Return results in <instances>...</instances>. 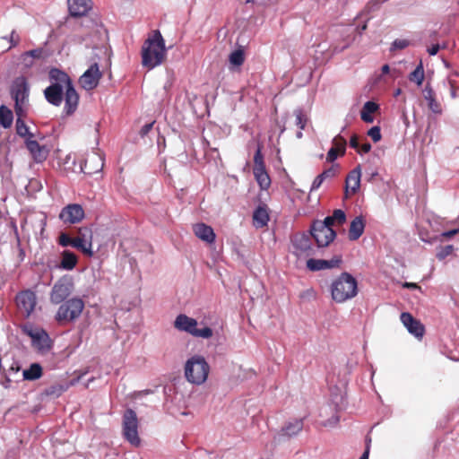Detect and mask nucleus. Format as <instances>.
I'll return each mask as SVG.
<instances>
[{
  "mask_svg": "<svg viewBox=\"0 0 459 459\" xmlns=\"http://www.w3.org/2000/svg\"><path fill=\"white\" fill-rule=\"evenodd\" d=\"M166 57L164 39L159 30L148 38L142 47V65L152 70L160 65Z\"/></svg>",
  "mask_w": 459,
  "mask_h": 459,
  "instance_id": "obj_1",
  "label": "nucleus"
},
{
  "mask_svg": "<svg viewBox=\"0 0 459 459\" xmlns=\"http://www.w3.org/2000/svg\"><path fill=\"white\" fill-rule=\"evenodd\" d=\"M51 85L65 89L64 112L70 116L75 112L79 104V95L75 91L70 77L65 72L54 68L49 72Z\"/></svg>",
  "mask_w": 459,
  "mask_h": 459,
  "instance_id": "obj_2",
  "label": "nucleus"
},
{
  "mask_svg": "<svg viewBox=\"0 0 459 459\" xmlns=\"http://www.w3.org/2000/svg\"><path fill=\"white\" fill-rule=\"evenodd\" d=\"M330 290L332 299L335 302L343 303L357 295L358 283L351 274L342 273L332 281Z\"/></svg>",
  "mask_w": 459,
  "mask_h": 459,
  "instance_id": "obj_3",
  "label": "nucleus"
},
{
  "mask_svg": "<svg viewBox=\"0 0 459 459\" xmlns=\"http://www.w3.org/2000/svg\"><path fill=\"white\" fill-rule=\"evenodd\" d=\"M209 371V364L201 355H195L186 361L185 377L191 384L197 385L204 384L207 380Z\"/></svg>",
  "mask_w": 459,
  "mask_h": 459,
  "instance_id": "obj_4",
  "label": "nucleus"
},
{
  "mask_svg": "<svg viewBox=\"0 0 459 459\" xmlns=\"http://www.w3.org/2000/svg\"><path fill=\"white\" fill-rule=\"evenodd\" d=\"M174 327L197 338L209 339L213 334L211 327L204 325V323L199 324L196 319L185 314H180L176 317Z\"/></svg>",
  "mask_w": 459,
  "mask_h": 459,
  "instance_id": "obj_5",
  "label": "nucleus"
},
{
  "mask_svg": "<svg viewBox=\"0 0 459 459\" xmlns=\"http://www.w3.org/2000/svg\"><path fill=\"white\" fill-rule=\"evenodd\" d=\"M30 87L24 76L15 78L11 86V95L15 101L14 109L17 117H23L29 102Z\"/></svg>",
  "mask_w": 459,
  "mask_h": 459,
  "instance_id": "obj_6",
  "label": "nucleus"
},
{
  "mask_svg": "<svg viewBox=\"0 0 459 459\" xmlns=\"http://www.w3.org/2000/svg\"><path fill=\"white\" fill-rule=\"evenodd\" d=\"M84 309V302L80 298H73L63 303L57 309L56 320L59 324L78 319Z\"/></svg>",
  "mask_w": 459,
  "mask_h": 459,
  "instance_id": "obj_7",
  "label": "nucleus"
},
{
  "mask_svg": "<svg viewBox=\"0 0 459 459\" xmlns=\"http://www.w3.org/2000/svg\"><path fill=\"white\" fill-rule=\"evenodd\" d=\"M123 433L125 438L133 446H138L141 443L138 436V419L132 409L126 410L123 416Z\"/></svg>",
  "mask_w": 459,
  "mask_h": 459,
  "instance_id": "obj_8",
  "label": "nucleus"
},
{
  "mask_svg": "<svg viewBox=\"0 0 459 459\" xmlns=\"http://www.w3.org/2000/svg\"><path fill=\"white\" fill-rule=\"evenodd\" d=\"M310 235L314 238L318 247H327L336 237L333 228L326 227L320 222H313L310 227Z\"/></svg>",
  "mask_w": 459,
  "mask_h": 459,
  "instance_id": "obj_9",
  "label": "nucleus"
},
{
  "mask_svg": "<svg viewBox=\"0 0 459 459\" xmlns=\"http://www.w3.org/2000/svg\"><path fill=\"white\" fill-rule=\"evenodd\" d=\"M74 282L71 277L65 276L59 279L52 288L50 300L54 304L63 302L73 291Z\"/></svg>",
  "mask_w": 459,
  "mask_h": 459,
  "instance_id": "obj_10",
  "label": "nucleus"
},
{
  "mask_svg": "<svg viewBox=\"0 0 459 459\" xmlns=\"http://www.w3.org/2000/svg\"><path fill=\"white\" fill-rule=\"evenodd\" d=\"M92 230L88 227H82L78 230L76 237H74V247L80 250L87 256H92Z\"/></svg>",
  "mask_w": 459,
  "mask_h": 459,
  "instance_id": "obj_11",
  "label": "nucleus"
},
{
  "mask_svg": "<svg viewBox=\"0 0 459 459\" xmlns=\"http://www.w3.org/2000/svg\"><path fill=\"white\" fill-rule=\"evenodd\" d=\"M293 254L298 257L309 256L313 255V246L309 235L297 233L291 238Z\"/></svg>",
  "mask_w": 459,
  "mask_h": 459,
  "instance_id": "obj_12",
  "label": "nucleus"
},
{
  "mask_svg": "<svg viewBox=\"0 0 459 459\" xmlns=\"http://www.w3.org/2000/svg\"><path fill=\"white\" fill-rule=\"evenodd\" d=\"M16 303L19 311L26 317H29L35 310L37 297L35 292L27 290L16 296Z\"/></svg>",
  "mask_w": 459,
  "mask_h": 459,
  "instance_id": "obj_13",
  "label": "nucleus"
},
{
  "mask_svg": "<svg viewBox=\"0 0 459 459\" xmlns=\"http://www.w3.org/2000/svg\"><path fill=\"white\" fill-rule=\"evenodd\" d=\"M84 216V210L78 204H67L59 213V219L65 224L79 223L83 220Z\"/></svg>",
  "mask_w": 459,
  "mask_h": 459,
  "instance_id": "obj_14",
  "label": "nucleus"
},
{
  "mask_svg": "<svg viewBox=\"0 0 459 459\" xmlns=\"http://www.w3.org/2000/svg\"><path fill=\"white\" fill-rule=\"evenodd\" d=\"M101 73L97 63L91 65L80 77L79 83L86 91H91L99 84Z\"/></svg>",
  "mask_w": 459,
  "mask_h": 459,
  "instance_id": "obj_15",
  "label": "nucleus"
},
{
  "mask_svg": "<svg viewBox=\"0 0 459 459\" xmlns=\"http://www.w3.org/2000/svg\"><path fill=\"white\" fill-rule=\"evenodd\" d=\"M401 322L405 326V328L408 330V332L412 334L414 337H416L419 340H421L424 333H425V327L420 323V320L414 318L410 313L403 312L401 314L400 316Z\"/></svg>",
  "mask_w": 459,
  "mask_h": 459,
  "instance_id": "obj_16",
  "label": "nucleus"
},
{
  "mask_svg": "<svg viewBox=\"0 0 459 459\" xmlns=\"http://www.w3.org/2000/svg\"><path fill=\"white\" fill-rule=\"evenodd\" d=\"M104 166V160L102 156L98 153H91L88 155L86 160H84L83 166H81V169L85 174H94L100 172Z\"/></svg>",
  "mask_w": 459,
  "mask_h": 459,
  "instance_id": "obj_17",
  "label": "nucleus"
},
{
  "mask_svg": "<svg viewBox=\"0 0 459 459\" xmlns=\"http://www.w3.org/2000/svg\"><path fill=\"white\" fill-rule=\"evenodd\" d=\"M342 263L341 256H334L333 258L330 260H324V259H313L310 258L307 261V267L310 271H320L325 269H331L339 267Z\"/></svg>",
  "mask_w": 459,
  "mask_h": 459,
  "instance_id": "obj_18",
  "label": "nucleus"
},
{
  "mask_svg": "<svg viewBox=\"0 0 459 459\" xmlns=\"http://www.w3.org/2000/svg\"><path fill=\"white\" fill-rule=\"evenodd\" d=\"M361 169L358 165L346 178V194H356L360 186Z\"/></svg>",
  "mask_w": 459,
  "mask_h": 459,
  "instance_id": "obj_19",
  "label": "nucleus"
},
{
  "mask_svg": "<svg viewBox=\"0 0 459 459\" xmlns=\"http://www.w3.org/2000/svg\"><path fill=\"white\" fill-rule=\"evenodd\" d=\"M64 90L65 89L50 84L44 90V96L48 103L58 107L64 99Z\"/></svg>",
  "mask_w": 459,
  "mask_h": 459,
  "instance_id": "obj_20",
  "label": "nucleus"
},
{
  "mask_svg": "<svg viewBox=\"0 0 459 459\" xmlns=\"http://www.w3.org/2000/svg\"><path fill=\"white\" fill-rule=\"evenodd\" d=\"M72 16H83L91 10V0H67Z\"/></svg>",
  "mask_w": 459,
  "mask_h": 459,
  "instance_id": "obj_21",
  "label": "nucleus"
},
{
  "mask_svg": "<svg viewBox=\"0 0 459 459\" xmlns=\"http://www.w3.org/2000/svg\"><path fill=\"white\" fill-rule=\"evenodd\" d=\"M195 235L201 240L212 244L215 240V233L212 227L204 223H197L193 228Z\"/></svg>",
  "mask_w": 459,
  "mask_h": 459,
  "instance_id": "obj_22",
  "label": "nucleus"
},
{
  "mask_svg": "<svg viewBox=\"0 0 459 459\" xmlns=\"http://www.w3.org/2000/svg\"><path fill=\"white\" fill-rule=\"evenodd\" d=\"M44 58L43 48H36L22 54L20 60L24 68H30L35 65L36 60Z\"/></svg>",
  "mask_w": 459,
  "mask_h": 459,
  "instance_id": "obj_23",
  "label": "nucleus"
},
{
  "mask_svg": "<svg viewBox=\"0 0 459 459\" xmlns=\"http://www.w3.org/2000/svg\"><path fill=\"white\" fill-rule=\"evenodd\" d=\"M26 146L31 155L33 156V159L37 162H42L45 160L48 157V150L45 146H41L39 144V143L35 140L28 139L26 141Z\"/></svg>",
  "mask_w": 459,
  "mask_h": 459,
  "instance_id": "obj_24",
  "label": "nucleus"
},
{
  "mask_svg": "<svg viewBox=\"0 0 459 459\" xmlns=\"http://www.w3.org/2000/svg\"><path fill=\"white\" fill-rule=\"evenodd\" d=\"M30 336L32 339L33 345L40 351L49 349V338L48 335L43 330H36L30 332Z\"/></svg>",
  "mask_w": 459,
  "mask_h": 459,
  "instance_id": "obj_25",
  "label": "nucleus"
},
{
  "mask_svg": "<svg viewBox=\"0 0 459 459\" xmlns=\"http://www.w3.org/2000/svg\"><path fill=\"white\" fill-rule=\"evenodd\" d=\"M365 222L361 216L356 217L350 225L349 238L357 240L364 232Z\"/></svg>",
  "mask_w": 459,
  "mask_h": 459,
  "instance_id": "obj_26",
  "label": "nucleus"
},
{
  "mask_svg": "<svg viewBox=\"0 0 459 459\" xmlns=\"http://www.w3.org/2000/svg\"><path fill=\"white\" fill-rule=\"evenodd\" d=\"M254 225L256 228H263L269 221V214L265 206H259L253 214Z\"/></svg>",
  "mask_w": 459,
  "mask_h": 459,
  "instance_id": "obj_27",
  "label": "nucleus"
},
{
  "mask_svg": "<svg viewBox=\"0 0 459 459\" xmlns=\"http://www.w3.org/2000/svg\"><path fill=\"white\" fill-rule=\"evenodd\" d=\"M424 98L428 101L429 108L435 114H441L442 108L440 104L435 99V93L433 90L426 86L424 90Z\"/></svg>",
  "mask_w": 459,
  "mask_h": 459,
  "instance_id": "obj_28",
  "label": "nucleus"
},
{
  "mask_svg": "<svg viewBox=\"0 0 459 459\" xmlns=\"http://www.w3.org/2000/svg\"><path fill=\"white\" fill-rule=\"evenodd\" d=\"M253 171L260 187L264 190L268 189L271 185V179L265 168H254Z\"/></svg>",
  "mask_w": 459,
  "mask_h": 459,
  "instance_id": "obj_29",
  "label": "nucleus"
},
{
  "mask_svg": "<svg viewBox=\"0 0 459 459\" xmlns=\"http://www.w3.org/2000/svg\"><path fill=\"white\" fill-rule=\"evenodd\" d=\"M303 429V420L295 419L289 421L283 428L282 432L288 437H292L299 433Z\"/></svg>",
  "mask_w": 459,
  "mask_h": 459,
  "instance_id": "obj_30",
  "label": "nucleus"
},
{
  "mask_svg": "<svg viewBox=\"0 0 459 459\" xmlns=\"http://www.w3.org/2000/svg\"><path fill=\"white\" fill-rule=\"evenodd\" d=\"M42 376V367L39 363H32L29 368L24 369L22 372L23 379L34 381L40 378Z\"/></svg>",
  "mask_w": 459,
  "mask_h": 459,
  "instance_id": "obj_31",
  "label": "nucleus"
},
{
  "mask_svg": "<svg viewBox=\"0 0 459 459\" xmlns=\"http://www.w3.org/2000/svg\"><path fill=\"white\" fill-rule=\"evenodd\" d=\"M378 108V105L376 104L373 101H367L361 111H360V117L361 119L366 123H372L374 120V117H372V113L376 112Z\"/></svg>",
  "mask_w": 459,
  "mask_h": 459,
  "instance_id": "obj_32",
  "label": "nucleus"
},
{
  "mask_svg": "<svg viewBox=\"0 0 459 459\" xmlns=\"http://www.w3.org/2000/svg\"><path fill=\"white\" fill-rule=\"evenodd\" d=\"M77 264V256L71 251L65 250L62 253L60 267L65 270H73Z\"/></svg>",
  "mask_w": 459,
  "mask_h": 459,
  "instance_id": "obj_33",
  "label": "nucleus"
},
{
  "mask_svg": "<svg viewBox=\"0 0 459 459\" xmlns=\"http://www.w3.org/2000/svg\"><path fill=\"white\" fill-rule=\"evenodd\" d=\"M13 120V112L5 106L0 107V126L4 128H9Z\"/></svg>",
  "mask_w": 459,
  "mask_h": 459,
  "instance_id": "obj_34",
  "label": "nucleus"
},
{
  "mask_svg": "<svg viewBox=\"0 0 459 459\" xmlns=\"http://www.w3.org/2000/svg\"><path fill=\"white\" fill-rule=\"evenodd\" d=\"M229 61L232 68L241 66L245 61L244 51L240 48L234 50L230 53Z\"/></svg>",
  "mask_w": 459,
  "mask_h": 459,
  "instance_id": "obj_35",
  "label": "nucleus"
},
{
  "mask_svg": "<svg viewBox=\"0 0 459 459\" xmlns=\"http://www.w3.org/2000/svg\"><path fill=\"white\" fill-rule=\"evenodd\" d=\"M335 175L333 169H328L319 174L312 183L311 191L316 190L320 187L325 178H333Z\"/></svg>",
  "mask_w": 459,
  "mask_h": 459,
  "instance_id": "obj_36",
  "label": "nucleus"
},
{
  "mask_svg": "<svg viewBox=\"0 0 459 459\" xmlns=\"http://www.w3.org/2000/svg\"><path fill=\"white\" fill-rule=\"evenodd\" d=\"M409 79L411 82L417 83V85H421L424 80V69L421 64H420L413 72H411L409 75Z\"/></svg>",
  "mask_w": 459,
  "mask_h": 459,
  "instance_id": "obj_37",
  "label": "nucleus"
},
{
  "mask_svg": "<svg viewBox=\"0 0 459 459\" xmlns=\"http://www.w3.org/2000/svg\"><path fill=\"white\" fill-rule=\"evenodd\" d=\"M22 117H18L16 120V132L20 136H26L30 135L32 136L31 134L29 132V127L26 126L24 121L22 119Z\"/></svg>",
  "mask_w": 459,
  "mask_h": 459,
  "instance_id": "obj_38",
  "label": "nucleus"
},
{
  "mask_svg": "<svg viewBox=\"0 0 459 459\" xmlns=\"http://www.w3.org/2000/svg\"><path fill=\"white\" fill-rule=\"evenodd\" d=\"M453 251H454V247L452 245L439 247L437 248L436 256L438 260H443L446 257H447L448 255H450Z\"/></svg>",
  "mask_w": 459,
  "mask_h": 459,
  "instance_id": "obj_39",
  "label": "nucleus"
},
{
  "mask_svg": "<svg viewBox=\"0 0 459 459\" xmlns=\"http://www.w3.org/2000/svg\"><path fill=\"white\" fill-rule=\"evenodd\" d=\"M345 146H346V140L341 136L337 135L333 139V147L336 148L337 151L341 152V154H344L345 152Z\"/></svg>",
  "mask_w": 459,
  "mask_h": 459,
  "instance_id": "obj_40",
  "label": "nucleus"
},
{
  "mask_svg": "<svg viewBox=\"0 0 459 459\" xmlns=\"http://www.w3.org/2000/svg\"><path fill=\"white\" fill-rule=\"evenodd\" d=\"M254 162H255L254 168H259V169L265 168L264 162V157L261 153L260 147L257 148L256 152L254 156Z\"/></svg>",
  "mask_w": 459,
  "mask_h": 459,
  "instance_id": "obj_41",
  "label": "nucleus"
},
{
  "mask_svg": "<svg viewBox=\"0 0 459 459\" xmlns=\"http://www.w3.org/2000/svg\"><path fill=\"white\" fill-rule=\"evenodd\" d=\"M59 244L62 247L71 246L74 247V238H71L68 235L63 233L59 237Z\"/></svg>",
  "mask_w": 459,
  "mask_h": 459,
  "instance_id": "obj_42",
  "label": "nucleus"
},
{
  "mask_svg": "<svg viewBox=\"0 0 459 459\" xmlns=\"http://www.w3.org/2000/svg\"><path fill=\"white\" fill-rule=\"evenodd\" d=\"M368 135L371 137V139L375 142V143H377L381 140V132H380V127L379 126H373L371 127L368 132Z\"/></svg>",
  "mask_w": 459,
  "mask_h": 459,
  "instance_id": "obj_43",
  "label": "nucleus"
},
{
  "mask_svg": "<svg viewBox=\"0 0 459 459\" xmlns=\"http://www.w3.org/2000/svg\"><path fill=\"white\" fill-rule=\"evenodd\" d=\"M331 217L333 221L338 222L339 224H342L346 220L344 212L340 209L334 210Z\"/></svg>",
  "mask_w": 459,
  "mask_h": 459,
  "instance_id": "obj_44",
  "label": "nucleus"
},
{
  "mask_svg": "<svg viewBox=\"0 0 459 459\" xmlns=\"http://www.w3.org/2000/svg\"><path fill=\"white\" fill-rule=\"evenodd\" d=\"M410 42L404 39H397L392 44V49H403L409 46Z\"/></svg>",
  "mask_w": 459,
  "mask_h": 459,
  "instance_id": "obj_45",
  "label": "nucleus"
},
{
  "mask_svg": "<svg viewBox=\"0 0 459 459\" xmlns=\"http://www.w3.org/2000/svg\"><path fill=\"white\" fill-rule=\"evenodd\" d=\"M3 39L10 41L11 46L9 48L16 47L20 42V37L15 30H13L9 37H3Z\"/></svg>",
  "mask_w": 459,
  "mask_h": 459,
  "instance_id": "obj_46",
  "label": "nucleus"
},
{
  "mask_svg": "<svg viewBox=\"0 0 459 459\" xmlns=\"http://www.w3.org/2000/svg\"><path fill=\"white\" fill-rule=\"evenodd\" d=\"M296 125L300 128L304 129L306 126V118L304 117L300 110L295 111Z\"/></svg>",
  "mask_w": 459,
  "mask_h": 459,
  "instance_id": "obj_47",
  "label": "nucleus"
},
{
  "mask_svg": "<svg viewBox=\"0 0 459 459\" xmlns=\"http://www.w3.org/2000/svg\"><path fill=\"white\" fill-rule=\"evenodd\" d=\"M339 422V417L337 415H333L327 420L322 422V425L325 427H334Z\"/></svg>",
  "mask_w": 459,
  "mask_h": 459,
  "instance_id": "obj_48",
  "label": "nucleus"
},
{
  "mask_svg": "<svg viewBox=\"0 0 459 459\" xmlns=\"http://www.w3.org/2000/svg\"><path fill=\"white\" fill-rule=\"evenodd\" d=\"M338 152L339 151H337L336 148H331L328 151V153L326 156L327 161L332 162V161L335 160L338 157Z\"/></svg>",
  "mask_w": 459,
  "mask_h": 459,
  "instance_id": "obj_49",
  "label": "nucleus"
},
{
  "mask_svg": "<svg viewBox=\"0 0 459 459\" xmlns=\"http://www.w3.org/2000/svg\"><path fill=\"white\" fill-rule=\"evenodd\" d=\"M441 48H445V45L443 46H440L439 44H434L432 45L431 47H429L428 48V53L430 55V56H435L437 54V52L439 51V49Z\"/></svg>",
  "mask_w": 459,
  "mask_h": 459,
  "instance_id": "obj_50",
  "label": "nucleus"
},
{
  "mask_svg": "<svg viewBox=\"0 0 459 459\" xmlns=\"http://www.w3.org/2000/svg\"><path fill=\"white\" fill-rule=\"evenodd\" d=\"M153 124L154 122L144 125L140 130L141 136H145L152 130Z\"/></svg>",
  "mask_w": 459,
  "mask_h": 459,
  "instance_id": "obj_51",
  "label": "nucleus"
},
{
  "mask_svg": "<svg viewBox=\"0 0 459 459\" xmlns=\"http://www.w3.org/2000/svg\"><path fill=\"white\" fill-rule=\"evenodd\" d=\"M314 222H320L321 224L332 228L334 221H333L331 216H327L324 221H315Z\"/></svg>",
  "mask_w": 459,
  "mask_h": 459,
  "instance_id": "obj_52",
  "label": "nucleus"
},
{
  "mask_svg": "<svg viewBox=\"0 0 459 459\" xmlns=\"http://www.w3.org/2000/svg\"><path fill=\"white\" fill-rule=\"evenodd\" d=\"M459 230H448V231H445L441 234V237H444V238H451L455 235H456L458 233Z\"/></svg>",
  "mask_w": 459,
  "mask_h": 459,
  "instance_id": "obj_53",
  "label": "nucleus"
},
{
  "mask_svg": "<svg viewBox=\"0 0 459 459\" xmlns=\"http://www.w3.org/2000/svg\"><path fill=\"white\" fill-rule=\"evenodd\" d=\"M350 145L351 148H354V149H358L359 148V143H358V138H357V135H353L351 136V141H350Z\"/></svg>",
  "mask_w": 459,
  "mask_h": 459,
  "instance_id": "obj_54",
  "label": "nucleus"
},
{
  "mask_svg": "<svg viewBox=\"0 0 459 459\" xmlns=\"http://www.w3.org/2000/svg\"><path fill=\"white\" fill-rule=\"evenodd\" d=\"M360 150L362 152L367 153L371 150V144L369 143H365L360 146Z\"/></svg>",
  "mask_w": 459,
  "mask_h": 459,
  "instance_id": "obj_55",
  "label": "nucleus"
},
{
  "mask_svg": "<svg viewBox=\"0 0 459 459\" xmlns=\"http://www.w3.org/2000/svg\"><path fill=\"white\" fill-rule=\"evenodd\" d=\"M403 287L407 288V289H417V288H419V286L416 283H413V282H405L403 284Z\"/></svg>",
  "mask_w": 459,
  "mask_h": 459,
  "instance_id": "obj_56",
  "label": "nucleus"
},
{
  "mask_svg": "<svg viewBox=\"0 0 459 459\" xmlns=\"http://www.w3.org/2000/svg\"><path fill=\"white\" fill-rule=\"evenodd\" d=\"M381 70L383 74H386L390 72V67L388 65H384Z\"/></svg>",
  "mask_w": 459,
  "mask_h": 459,
  "instance_id": "obj_57",
  "label": "nucleus"
},
{
  "mask_svg": "<svg viewBox=\"0 0 459 459\" xmlns=\"http://www.w3.org/2000/svg\"><path fill=\"white\" fill-rule=\"evenodd\" d=\"M369 449L367 448L359 459H368Z\"/></svg>",
  "mask_w": 459,
  "mask_h": 459,
  "instance_id": "obj_58",
  "label": "nucleus"
},
{
  "mask_svg": "<svg viewBox=\"0 0 459 459\" xmlns=\"http://www.w3.org/2000/svg\"><path fill=\"white\" fill-rule=\"evenodd\" d=\"M378 175V173L377 171H373L371 174H370V177L368 178V181H372L374 179L375 177H377Z\"/></svg>",
  "mask_w": 459,
  "mask_h": 459,
  "instance_id": "obj_59",
  "label": "nucleus"
},
{
  "mask_svg": "<svg viewBox=\"0 0 459 459\" xmlns=\"http://www.w3.org/2000/svg\"><path fill=\"white\" fill-rule=\"evenodd\" d=\"M401 94V89H397L394 92V96H398Z\"/></svg>",
  "mask_w": 459,
  "mask_h": 459,
  "instance_id": "obj_60",
  "label": "nucleus"
},
{
  "mask_svg": "<svg viewBox=\"0 0 459 459\" xmlns=\"http://www.w3.org/2000/svg\"><path fill=\"white\" fill-rule=\"evenodd\" d=\"M297 136H298L299 138H300V137L302 136V133H301V132H299V133L297 134Z\"/></svg>",
  "mask_w": 459,
  "mask_h": 459,
  "instance_id": "obj_61",
  "label": "nucleus"
},
{
  "mask_svg": "<svg viewBox=\"0 0 459 459\" xmlns=\"http://www.w3.org/2000/svg\"><path fill=\"white\" fill-rule=\"evenodd\" d=\"M366 29H367V25H366V24H364L363 26H361V30H366Z\"/></svg>",
  "mask_w": 459,
  "mask_h": 459,
  "instance_id": "obj_62",
  "label": "nucleus"
},
{
  "mask_svg": "<svg viewBox=\"0 0 459 459\" xmlns=\"http://www.w3.org/2000/svg\"><path fill=\"white\" fill-rule=\"evenodd\" d=\"M254 0H246V3H252Z\"/></svg>",
  "mask_w": 459,
  "mask_h": 459,
  "instance_id": "obj_63",
  "label": "nucleus"
}]
</instances>
